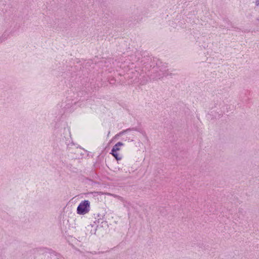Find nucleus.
I'll return each instance as SVG.
<instances>
[{"instance_id": "nucleus-1", "label": "nucleus", "mask_w": 259, "mask_h": 259, "mask_svg": "<svg viewBox=\"0 0 259 259\" xmlns=\"http://www.w3.org/2000/svg\"><path fill=\"white\" fill-rule=\"evenodd\" d=\"M90 202L88 200H84L80 203L77 207V213L84 214L89 211Z\"/></svg>"}, {"instance_id": "nucleus-2", "label": "nucleus", "mask_w": 259, "mask_h": 259, "mask_svg": "<svg viewBox=\"0 0 259 259\" xmlns=\"http://www.w3.org/2000/svg\"><path fill=\"white\" fill-rule=\"evenodd\" d=\"M122 143L118 142L114 146L112 150V154L117 160H119L121 159V157L118 156V154L116 153V152L119 150L120 149L119 147L122 146Z\"/></svg>"}]
</instances>
